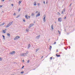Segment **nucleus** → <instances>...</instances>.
I'll return each instance as SVG.
<instances>
[{"instance_id":"obj_1","label":"nucleus","mask_w":75,"mask_h":75,"mask_svg":"<svg viewBox=\"0 0 75 75\" xmlns=\"http://www.w3.org/2000/svg\"><path fill=\"white\" fill-rule=\"evenodd\" d=\"M28 54V52L27 51L26 52V53L21 54H20V56H23V57H25V56H27V55Z\"/></svg>"},{"instance_id":"obj_2","label":"nucleus","mask_w":75,"mask_h":75,"mask_svg":"<svg viewBox=\"0 0 75 75\" xmlns=\"http://www.w3.org/2000/svg\"><path fill=\"white\" fill-rule=\"evenodd\" d=\"M13 22H11L10 23H9L6 26V28H8L9 27H10V26L11 25L13 24Z\"/></svg>"},{"instance_id":"obj_3","label":"nucleus","mask_w":75,"mask_h":75,"mask_svg":"<svg viewBox=\"0 0 75 75\" xmlns=\"http://www.w3.org/2000/svg\"><path fill=\"white\" fill-rule=\"evenodd\" d=\"M20 36H17L15 37L14 38V40H17V39H18V38H20Z\"/></svg>"},{"instance_id":"obj_4","label":"nucleus","mask_w":75,"mask_h":75,"mask_svg":"<svg viewBox=\"0 0 75 75\" xmlns=\"http://www.w3.org/2000/svg\"><path fill=\"white\" fill-rule=\"evenodd\" d=\"M45 17H46V16L45 15L44 16V18L43 19V21L44 22H45Z\"/></svg>"},{"instance_id":"obj_5","label":"nucleus","mask_w":75,"mask_h":75,"mask_svg":"<svg viewBox=\"0 0 75 75\" xmlns=\"http://www.w3.org/2000/svg\"><path fill=\"white\" fill-rule=\"evenodd\" d=\"M40 35H39L36 37V40H38L39 38H40Z\"/></svg>"},{"instance_id":"obj_6","label":"nucleus","mask_w":75,"mask_h":75,"mask_svg":"<svg viewBox=\"0 0 75 75\" xmlns=\"http://www.w3.org/2000/svg\"><path fill=\"white\" fill-rule=\"evenodd\" d=\"M40 16V12H39L38 14L36 15V17H38V16Z\"/></svg>"},{"instance_id":"obj_7","label":"nucleus","mask_w":75,"mask_h":75,"mask_svg":"<svg viewBox=\"0 0 75 75\" xmlns=\"http://www.w3.org/2000/svg\"><path fill=\"white\" fill-rule=\"evenodd\" d=\"M33 25H34V24H30L29 26V28H30V27H33Z\"/></svg>"},{"instance_id":"obj_8","label":"nucleus","mask_w":75,"mask_h":75,"mask_svg":"<svg viewBox=\"0 0 75 75\" xmlns=\"http://www.w3.org/2000/svg\"><path fill=\"white\" fill-rule=\"evenodd\" d=\"M15 53V51H13L12 52H11L10 53V54L11 55H12V54H14Z\"/></svg>"},{"instance_id":"obj_9","label":"nucleus","mask_w":75,"mask_h":75,"mask_svg":"<svg viewBox=\"0 0 75 75\" xmlns=\"http://www.w3.org/2000/svg\"><path fill=\"white\" fill-rule=\"evenodd\" d=\"M61 19H62V18H59L58 19V21L61 22Z\"/></svg>"},{"instance_id":"obj_10","label":"nucleus","mask_w":75,"mask_h":75,"mask_svg":"<svg viewBox=\"0 0 75 75\" xmlns=\"http://www.w3.org/2000/svg\"><path fill=\"white\" fill-rule=\"evenodd\" d=\"M30 47H31V45H30V44H28V49H29Z\"/></svg>"},{"instance_id":"obj_11","label":"nucleus","mask_w":75,"mask_h":75,"mask_svg":"<svg viewBox=\"0 0 75 75\" xmlns=\"http://www.w3.org/2000/svg\"><path fill=\"white\" fill-rule=\"evenodd\" d=\"M57 14L58 16H60L61 15V14H60V13H59V12L57 13Z\"/></svg>"},{"instance_id":"obj_12","label":"nucleus","mask_w":75,"mask_h":75,"mask_svg":"<svg viewBox=\"0 0 75 75\" xmlns=\"http://www.w3.org/2000/svg\"><path fill=\"white\" fill-rule=\"evenodd\" d=\"M25 18H26V19H28V16H27V15L25 16Z\"/></svg>"},{"instance_id":"obj_13","label":"nucleus","mask_w":75,"mask_h":75,"mask_svg":"<svg viewBox=\"0 0 75 75\" xmlns=\"http://www.w3.org/2000/svg\"><path fill=\"white\" fill-rule=\"evenodd\" d=\"M34 6H37V4H36V2H34Z\"/></svg>"},{"instance_id":"obj_14","label":"nucleus","mask_w":75,"mask_h":75,"mask_svg":"<svg viewBox=\"0 0 75 75\" xmlns=\"http://www.w3.org/2000/svg\"><path fill=\"white\" fill-rule=\"evenodd\" d=\"M51 29H52V30H54V28H53V25H51Z\"/></svg>"},{"instance_id":"obj_15","label":"nucleus","mask_w":75,"mask_h":75,"mask_svg":"<svg viewBox=\"0 0 75 75\" xmlns=\"http://www.w3.org/2000/svg\"><path fill=\"white\" fill-rule=\"evenodd\" d=\"M21 2H22V1H20L18 2V4H20L21 3Z\"/></svg>"},{"instance_id":"obj_16","label":"nucleus","mask_w":75,"mask_h":75,"mask_svg":"<svg viewBox=\"0 0 75 75\" xmlns=\"http://www.w3.org/2000/svg\"><path fill=\"white\" fill-rule=\"evenodd\" d=\"M7 35H8V37H10V35L9 34V33H7Z\"/></svg>"},{"instance_id":"obj_17","label":"nucleus","mask_w":75,"mask_h":75,"mask_svg":"<svg viewBox=\"0 0 75 75\" xmlns=\"http://www.w3.org/2000/svg\"><path fill=\"white\" fill-rule=\"evenodd\" d=\"M52 48V46H50V47H49L50 50H51Z\"/></svg>"},{"instance_id":"obj_18","label":"nucleus","mask_w":75,"mask_h":75,"mask_svg":"<svg viewBox=\"0 0 75 75\" xmlns=\"http://www.w3.org/2000/svg\"><path fill=\"white\" fill-rule=\"evenodd\" d=\"M56 57H60V55H58L57 54H56Z\"/></svg>"},{"instance_id":"obj_19","label":"nucleus","mask_w":75,"mask_h":75,"mask_svg":"<svg viewBox=\"0 0 75 75\" xmlns=\"http://www.w3.org/2000/svg\"><path fill=\"white\" fill-rule=\"evenodd\" d=\"M39 50H40V49L39 48L37 49H36V52H37V51Z\"/></svg>"},{"instance_id":"obj_20","label":"nucleus","mask_w":75,"mask_h":75,"mask_svg":"<svg viewBox=\"0 0 75 75\" xmlns=\"http://www.w3.org/2000/svg\"><path fill=\"white\" fill-rule=\"evenodd\" d=\"M63 12H65V9L64 8V9L63 10V11H62Z\"/></svg>"},{"instance_id":"obj_21","label":"nucleus","mask_w":75,"mask_h":75,"mask_svg":"<svg viewBox=\"0 0 75 75\" xmlns=\"http://www.w3.org/2000/svg\"><path fill=\"white\" fill-rule=\"evenodd\" d=\"M2 37H3L4 38V40H5V36L4 35H2Z\"/></svg>"},{"instance_id":"obj_22","label":"nucleus","mask_w":75,"mask_h":75,"mask_svg":"<svg viewBox=\"0 0 75 75\" xmlns=\"http://www.w3.org/2000/svg\"><path fill=\"white\" fill-rule=\"evenodd\" d=\"M31 16H34V13H32L31 14Z\"/></svg>"},{"instance_id":"obj_23","label":"nucleus","mask_w":75,"mask_h":75,"mask_svg":"<svg viewBox=\"0 0 75 75\" xmlns=\"http://www.w3.org/2000/svg\"><path fill=\"white\" fill-rule=\"evenodd\" d=\"M52 57H50V60H52Z\"/></svg>"},{"instance_id":"obj_24","label":"nucleus","mask_w":75,"mask_h":75,"mask_svg":"<svg viewBox=\"0 0 75 75\" xmlns=\"http://www.w3.org/2000/svg\"><path fill=\"white\" fill-rule=\"evenodd\" d=\"M3 33H6V31L5 30H3Z\"/></svg>"},{"instance_id":"obj_25","label":"nucleus","mask_w":75,"mask_h":75,"mask_svg":"<svg viewBox=\"0 0 75 75\" xmlns=\"http://www.w3.org/2000/svg\"><path fill=\"white\" fill-rule=\"evenodd\" d=\"M20 10H21V8H19V9L18 10V11L19 12L20 11Z\"/></svg>"},{"instance_id":"obj_26","label":"nucleus","mask_w":75,"mask_h":75,"mask_svg":"<svg viewBox=\"0 0 75 75\" xmlns=\"http://www.w3.org/2000/svg\"><path fill=\"white\" fill-rule=\"evenodd\" d=\"M58 32L59 34L60 35L61 32H60V31H59V30H58Z\"/></svg>"},{"instance_id":"obj_27","label":"nucleus","mask_w":75,"mask_h":75,"mask_svg":"<svg viewBox=\"0 0 75 75\" xmlns=\"http://www.w3.org/2000/svg\"><path fill=\"white\" fill-rule=\"evenodd\" d=\"M27 63H29L30 62V60H28L27 62Z\"/></svg>"},{"instance_id":"obj_28","label":"nucleus","mask_w":75,"mask_h":75,"mask_svg":"<svg viewBox=\"0 0 75 75\" xmlns=\"http://www.w3.org/2000/svg\"><path fill=\"white\" fill-rule=\"evenodd\" d=\"M29 30L28 29H27L26 30V31H28V32Z\"/></svg>"},{"instance_id":"obj_29","label":"nucleus","mask_w":75,"mask_h":75,"mask_svg":"<svg viewBox=\"0 0 75 75\" xmlns=\"http://www.w3.org/2000/svg\"><path fill=\"white\" fill-rule=\"evenodd\" d=\"M21 74H24V71L21 72Z\"/></svg>"},{"instance_id":"obj_30","label":"nucleus","mask_w":75,"mask_h":75,"mask_svg":"<svg viewBox=\"0 0 75 75\" xmlns=\"http://www.w3.org/2000/svg\"><path fill=\"white\" fill-rule=\"evenodd\" d=\"M2 59H2V58H0V61H2Z\"/></svg>"},{"instance_id":"obj_31","label":"nucleus","mask_w":75,"mask_h":75,"mask_svg":"<svg viewBox=\"0 0 75 75\" xmlns=\"http://www.w3.org/2000/svg\"><path fill=\"white\" fill-rule=\"evenodd\" d=\"M2 25H3L4 24V23H3L2 24H1Z\"/></svg>"},{"instance_id":"obj_32","label":"nucleus","mask_w":75,"mask_h":75,"mask_svg":"<svg viewBox=\"0 0 75 75\" xmlns=\"http://www.w3.org/2000/svg\"><path fill=\"white\" fill-rule=\"evenodd\" d=\"M24 67V66H23L21 68V69H23V68Z\"/></svg>"},{"instance_id":"obj_33","label":"nucleus","mask_w":75,"mask_h":75,"mask_svg":"<svg viewBox=\"0 0 75 75\" xmlns=\"http://www.w3.org/2000/svg\"><path fill=\"white\" fill-rule=\"evenodd\" d=\"M38 11H36V12L35 13L37 14V13H38Z\"/></svg>"},{"instance_id":"obj_34","label":"nucleus","mask_w":75,"mask_h":75,"mask_svg":"<svg viewBox=\"0 0 75 75\" xmlns=\"http://www.w3.org/2000/svg\"><path fill=\"white\" fill-rule=\"evenodd\" d=\"M20 17V16H17L16 17V18H18V17Z\"/></svg>"},{"instance_id":"obj_35","label":"nucleus","mask_w":75,"mask_h":75,"mask_svg":"<svg viewBox=\"0 0 75 75\" xmlns=\"http://www.w3.org/2000/svg\"><path fill=\"white\" fill-rule=\"evenodd\" d=\"M23 22H25V20H23Z\"/></svg>"},{"instance_id":"obj_36","label":"nucleus","mask_w":75,"mask_h":75,"mask_svg":"<svg viewBox=\"0 0 75 75\" xmlns=\"http://www.w3.org/2000/svg\"><path fill=\"white\" fill-rule=\"evenodd\" d=\"M56 42H55L54 43V44H56Z\"/></svg>"},{"instance_id":"obj_37","label":"nucleus","mask_w":75,"mask_h":75,"mask_svg":"<svg viewBox=\"0 0 75 75\" xmlns=\"http://www.w3.org/2000/svg\"><path fill=\"white\" fill-rule=\"evenodd\" d=\"M2 6L1 5H0V8H1V7H2Z\"/></svg>"},{"instance_id":"obj_38","label":"nucleus","mask_w":75,"mask_h":75,"mask_svg":"<svg viewBox=\"0 0 75 75\" xmlns=\"http://www.w3.org/2000/svg\"><path fill=\"white\" fill-rule=\"evenodd\" d=\"M14 5L13 4H11V6H13Z\"/></svg>"},{"instance_id":"obj_39","label":"nucleus","mask_w":75,"mask_h":75,"mask_svg":"<svg viewBox=\"0 0 75 75\" xmlns=\"http://www.w3.org/2000/svg\"><path fill=\"white\" fill-rule=\"evenodd\" d=\"M1 1H2L3 2V1H4V0H1Z\"/></svg>"},{"instance_id":"obj_40","label":"nucleus","mask_w":75,"mask_h":75,"mask_svg":"<svg viewBox=\"0 0 75 75\" xmlns=\"http://www.w3.org/2000/svg\"><path fill=\"white\" fill-rule=\"evenodd\" d=\"M45 1H44V2H43V3H44V4H45Z\"/></svg>"},{"instance_id":"obj_41","label":"nucleus","mask_w":75,"mask_h":75,"mask_svg":"<svg viewBox=\"0 0 75 75\" xmlns=\"http://www.w3.org/2000/svg\"><path fill=\"white\" fill-rule=\"evenodd\" d=\"M63 12H63V11H62V14H63V13H64Z\"/></svg>"},{"instance_id":"obj_42","label":"nucleus","mask_w":75,"mask_h":75,"mask_svg":"<svg viewBox=\"0 0 75 75\" xmlns=\"http://www.w3.org/2000/svg\"><path fill=\"white\" fill-rule=\"evenodd\" d=\"M71 5H72V4H70V6H69V7H71Z\"/></svg>"},{"instance_id":"obj_43","label":"nucleus","mask_w":75,"mask_h":75,"mask_svg":"<svg viewBox=\"0 0 75 75\" xmlns=\"http://www.w3.org/2000/svg\"><path fill=\"white\" fill-rule=\"evenodd\" d=\"M16 13H14L13 14L14 16L15 15H16Z\"/></svg>"},{"instance_id":"obj_44","label":"nucleus","mask_w":75,"mask_h":75,"mask_svg":"<svg viewBox=\"0 0 75 75\" xmlns=\"http://www.w3.org/2000/svg\"><path fill=\"white\" fill-rule=\"evenodd\" d=\"M1 13H4V11H2V12H1Z\"/></svg>"},{"instance_id":"obj_45","label":"nucleus","mask_w":75,"mask_h":75,"mask_svg":"<svg viewBox=\"0 0 75 75\" xmlns=\"http://www.w3.org/2000/svg\"><path fill=\"white\" fill-rule=\"evenodd\" d=\"M66 17H65V18H64V20H65V19H66Z\"/></svg>"},{"instance_id":"obj_46","label":"nucleus","mask_w":75,"mask_h":75,"mask_svg":"<svg viewBox=\"0 0 75 75\" xmlns=\"http://www.w3.org/2000/svg\"><path fill=\"white\" fill-rule=\"evenodd\" d=\"M50 41V39L48 40V41Z\"/></svg>"},{"instance_id":"obj_47","label":"nucleus","mask_w":75,"mask_h":75,"mask_svg":"<svg viewBox=\"0 0 75 75\" xmlns=\"http://www.w3.org/2000/svg\"><path fill=\"white\" fill-rule=\"evenodd\" d=\"M22 61H23V62H24V60H23Z\"/></svg>"},{"instance_id":"obj_48","label":"nucleus","mask_w":75,"mask_h":75,"mask_svg":"<svg viewBox=\"0 0 75 75\" xmlns=\"http://www.w3.org/2000/svg\"><path fill=\"white\" fill-rule=\"evenodd\" d=\"M1 25H2L1 24V25H0V26H1Z\"/></svg>"},{"instance_id":"obj_49","label":"nucleus","mask_w":75,"mask_h":75,"mask_svg":"<svg viewBox=\"0 0 75 75\" xmlns=\"http://www.w3.org/2000/svg\"><path fill=\"white\" fill-rule=\"evenodd\" d=\"M58 50H57V52H58Z\"/></svg>"},{"instance_id":"obj_50","label":"nucleus","mask_w":75,"mask_h":75,"mask_svg":"<svg viewBox=\"0 0 75 75\" xmlns=\"http://www.w3.org/2000/svg\"><path fill=\"white\" fill-rule=\"evenodd\" d=\"M28 17H29V18H30V16H28Z\"/></svg>"},{"instance_id":"obj_51","label":"nucleus","mask_w":75,"mask_h":75,"mask_svg":"<svg viewBox=\"0 0 75 75\" xmlns=\"http://www.w3.org/2000/svg\"><path fill=\"white\" fill-rule=\"evenodd\" d=\"M69 48H71V47L70 46H69Z\"/></svg>"},{"instance_id":"obj_52","label":"nucleus","mask_w":75,"mask_h":75,"mask_svg":"<svg viewBox=\"0 0 75 75\" xmlns=\"http://www.w3.org/2000/svg\"><path fill=\"white\" fill-rule=\"evenodd\" d=\"M42 58H43V56H42Z\"/></svg>"},{"instance_id":"obj_53","label":"nucleus","mask_w":75,"mask_h":75,"mask_svg":"<svg viewBox=\"0 0 75 75\" xmlns=\"http://www.w3.org/2000/svg\"><path fill=\"white\" fill-rule=\"evenodd\" d=\"M46 4H47V1L46 2Z\"/></svg>"},{"instance_id":"obj_54","label":"nucleus","mask_w":75,"mask_h":75,"mask_svg":"<svg viewBox=\"0 0 75 75\" xmlns=\"http://www.w3.org/2000/svg\"><path fill=\"white\" fill-rule=\"evenodd\" d=\"M65 31H66V30L65 29Z\"/></svg>"},{"instance_id":"obj_55","label":"nucleus","mask_w":75,"mask_h":75,"mask_svg":"<svg viewBox=\"0 0 75 75\" xmlns=\"http://www.w3.org/2000/svg\"><path fill=\"white\" fill-rule=\"evenodd\" d=\"M35 69H33V70H35Z\"/></svg>"},{"instance_id":"obj_56","label":"nucleus","mask_w":75,"mask_h":75,"mask_svg":"<svg viewBox=\"0 0 75 75\" xmlns=\"http://www.w3.org/2000/svg\"><path fill=\"white\" fill-rule=\"evenodd\" d=\"M65 49L66 50H67V49Z\"/></svg>"},{"instance_id":"obj_57","label":"nucleus","mask_w":75,"mask_h":75,"mask_svg":"<svg viewBox=\"0 0 75 75\" xmlns=\"http://www.w3.org/2000/svg\"><path fill=\"white\" fill-rule=\"evenodd\" d=\"M5 30H6V29H5Z\"/></svg>"},{"instance_id":"obj_58","label":"nucleus","mask_w":75,"mask_h":75,"mask_svg":"<svg viewBox=\"0 0 75 75\" xmlns=\"http://www.w3.org/2000/svg\"><path fill=\"white\" fill-rule=\"evenodd\" d=\"M64 48L65 49V47H64Z\"/></svg>"},{"instance_id":"obj_59","label":"nucleus","mask_w":75,"mask_h":75,"mask_svg":"<svg viewBox=\"0 0 75 75\" xmlns=\"http://www.w3.org/2000/svg\"><path fill=\"white\" fill-rule=\"evenodd\" d=\"M55 23H56L55 22Z\"/></svg>"}]
</instances>
